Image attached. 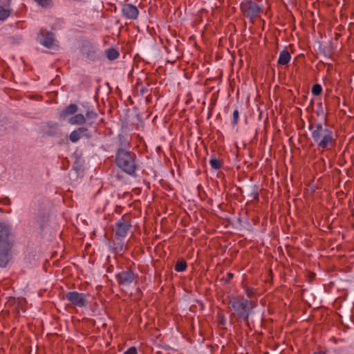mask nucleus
<instances>
[{
  "label": "nucleus",
  "mask_w": 354,
  "mask_h": 354,
  "mask_svg": "<svg viewBox=\"0 0 354 354\" xmlns=\"http://www.w3.org/2000/svg\"><path fill=\"white\" fill-rule=\"evenodd\" d=\"M311 130V136L314 142L319 148L327 149L332 147L334 143L333 131L322 125V123L310 124L309 127Z\"/></svg>",
  "instance_id": "f257e3e1"
},
{
  "label": "nucleus",
  "mask_w": 354,
  "mask_h": 354,
  "mask_svg": "<svg viewBox=\"0 0 354 354\" xmlns=\"http://www.w3.org/2000/svg\"><path fill=\"white\" fill-rule=\"evenodd\" d=\"M115 162L119 168L128 174L133 175L136 170V154L124 149H118Z\"/></svg>",
  "instance_id": "f03ea898"
},
{
  "label": "nucleus",
  "mask_w": 354,
  "mask_h": 354,
  "mask_svg": "<svg viewBox=\"0 0 354 354\" xmlns=\"http://www.w3.org/2000/svg\"><path fill=\"white\" fill-rule=\"evenodd\" d=\"M10 230L8 225L0 223V266L6 267L9 261L8 254L11 250L9 241Z\"/></svg>",
  "instance_id": "7ed1b4c3"
},
{
  "label": "nucleus",
  "mask_w": 354,
  "mask_h": 354,
  "mask_svg": "<svg viewBox=\"0 0 354 354\" xmlns=\"http://www.w3.org/2000/svg\"><path fill=\"white\" fill-rule=\"evenodd\" d=\"M230 304L239 317L247 321L250 310L254 307V302L244 298H235L230 301Z\"/></svg>",
  "instance_id": "20e7f679"
},
{
  "label": "nucleus",
  "mask_w": 354,
  "mask_h": 354,
  "mask_svg": "<svg viewBox=\"0 0 354 354\" xmlns=\"http://www.w3.org/2000/svg\"><path fill=\"white\" fill-rule=\"evenodd\" d=\"M241 10L243 15L250 19L256 18L260 12L259 6L252 1L241 3Z\"/></svg>",
  "instance_id": "39448f33"
},
{
  "label": "nucleus",
  "mask_w": 354,
  "mask_h": 354,
  "mask_svg": "<svg viewBox=\"0 0 354 354\" xmlns=\"http://www.w3.org/2000/svg\"><path fill=\"white\" fill-rule=\"evenodd\" d=\"M115 277L119 286L122 289L129 287L136 279L134 273L129 270L122 271Z\"/></svg>",
  "instance_id": "423d86ee"
},
{
  "label": "nucleus",
  "mask_w": 354,
  "mask_h": 354,
  "mask_svg": "<svg viewBox=\"0 0 354 354\" xmlns=\"http://www.w3.org/2000/svg\"><path fill=\"white\" fill-rule=\"evenodd\" d=\"M65 297L74 306L82 308L86 305V296L85 294L72 291L67 292Z\"/></svg>",
  "instance_id": "0eeeda50"
},
{
  "label": "nucleus",
  "mask_w": 354,
  "mask_h": 354,
  "mask_svg": "<svg viewBox=\"0 0 354 354\" xmlns=\"http://www.w3.org/2000/svg\"><path fill=\"white\" fill-rule=\"evenodd\" d=\"M122 12L123 15L129 19H136L138 15V8L130 3L123 5Z\"/></svg>",
  "instance_id": "6e6552de"
},
{
  "label": "nucleus",
  "mask_w": 354,
  "mask_h": 354,
  "mask_svg": "<svg viewBox=\"0 0 354 354\" xmlns=\"http://www.w3.org/2000/svg\"><path fill=\"white\" fill-rule=\"evenodd\" d=\"M130 227L131 225L128 221H122L118 222L115 227L116 236L119 239L125 237L130 229Z\"/></svg>",
  "instance_id": "1a4fd4ad"
},
{
  "label": "nucleus",
  "mask_w": 354,
  "mask_h": 354,
  "mask_svg": "<svg viewBox=\"0 0 354 354\" xmlns=\"http://www.w3.org/2000/svg\"><path fill=\"white\" fill-rule=\"evenodd\" d=\"M10 0L0 1V20L3 21L10 16Z\"/></svg>",
  "instance_id": "9d476101"
},
{
  "label": "nucleus",
  "mask_w": 354,
  "mask_h": 354,
  "mask_svg": "<svg viewBox=\"0 0 354 354\" xmlns=\"http://www.w3.org/2000/svg\"><path fill=\"white\" fill-rule=\"evenodd\" d=\"M43 38H40V43L46 48H50L54 46V35L52 32H46L42 35Z\"/></svg>",
  "instance_id": "9b49d317"
},
{
  "label": "nucleus",
  "mask_w": 354,
  "mask_h": 354,
  "mask_svg": "<svg viewBox=\"0 0 354 354\" xmlns=\"http://www.w3.org/2000/svg\"><path fill=\"white\" fill-rule=\"evenodd\" d=\"M77 111V105L74 104H71L68 106H66L61 113H60V118L65 120L68 115H71L75 113Z\"/></svg>",
  "instance_id": "f8f14e48"
},
{
  "label": "nucleus",
  "mask_w": 354,
  "mask_h": 354,
  "mask_svg": "<svg viewBox=\"0 0 354 354\" xmlns=\"http://www.w3.org/2000/svg\"><path fill=\"white\" fill-rule=\"evenodd\" d=\"M291 56L286 50H283L280 53L278 59V64L280 65L287 64L290 60Z\"/></svg>",
  "instance_id": "ddd939ff"
},
{
  "label": "nucleus",
  "mask_w": 354,
  "mask_h": 354,
  "mask_svg": "<svg viewBox=\"0 0 354 354\" xmlns=\"http://www.w3.org/2000/svg\"><path fill=\"white\" fill-rule=\"evenodd\" d=\"M68 122L71 124L80 125L86 122V118L84 115H83L82 114H77L75 115L74 116H72L69 119Z\"/></svg>",
  "instance_id": "4468645a"
},
{
  "label": "nucleus",
  "mask_w": 354,
  "mask_h": 354,
  "mask_svg": "<svg viewBox=\"0 0 354 354\" xmlns=\"http://www.w3.org/2000/svg\"><path fill=\"white\" fill-rule=\"evenodd\" d=\"M105 54L109 60H114L119 56V53L114 48H109L106 50Z\"/></svg>",
  "instance_id": "2eb2a0df"
},
{
  "label": "nucleus",
  "mask_w": 354,
  "mask_h": 354,
  "mask_svg": "<svg viewBox=\"0 0 354 354\" xmlns=\"http://www.w3.org/2000/svg\"><path fill=\"white\" fill-rule=\"evenodd\" d=\"M97 114L93 111H87L86 113V121L88 122V124L91 125L97 118Z\"/></svg>",
  "instance_id": "dca6fc26"
},
{
  "label": "nucleus",
  "mask_w": 354,
  "mask_h": 354,
  "mask_svg": "<svg viewBox=\"0 0 354 354\" xmlns=\"http://www.w3.org/2000/svg\"><path fill=\"white\" fill-rule=\"evenodd\" d=\"M81 137H82V136L77 131V129L73 131L69 136L70 140L72 142H77Z\"/></svg>",
  "instance_id": "f3484780"
},
{
  "label": "nucleus",
  "mask_w": 354,
  "mask_h": 354,
  "mask_svg": "<svg viewBox=\"0 0 354 354\" xmlns=\"http://www.w3.org/2000/svg\"><path fill=\"white\" fill-rule=\"evenodd\" d=\"M187 268V263L184 261H177L175 266V270L177 272H183Z\"/></svg>",
  "instance_id": "a211bd4d"
},
{
  "label": "nucleus",
  "mask_w": 354,
  "mask_h": 354,
  "mask_svg": "<svg viewBox=\"0 0 354 354\" xmlns=\"http://www.w3.org/2000/svg\"><path fill=\"white\" fill-rule=\"evenodd\" d=\"M209 164L211 167L214 169H220L221 166V163L218 159L216 158H212L209 160Z\"/></svg>",
  "instance_id": "6ab92c4d"
},
{
  "label": "nucleus",
  "mask_w": 354,
  "mask_h": 354,
  "mask_svg": "<svg viewBox=\"0 0 354 354\" xmlns=\"http://www.w3.org/2000/svg\"><path fill=\"white\" fill-rule=\"evenodd\" d=\"M322 92V86L319 84H315L312 88V93L314 95H318Z\"/></svg>",
  "instance_id": "aec40b11"
},
{
  "label": "nucleus",
  "mask_w": 354,
  "mask_h": 354,
  "mask_svg": "<svg viewBox=\"0 0 354 354\" xmlns=\"http://www.w3.org/2000/svg\"><path fill=\"white\" fill-rule=\"evenodd\" d=\"M77 131L82 136H86V138L91 137V135L88 133L87 129L85 127H80L77 129Z\"/></svg>",
  "instance_id": "412c9836"
},
{
  "label": "nucleus",
  "mask_w": 354,
  "mask_h": 354,
  "mask_svg": "<svg viewBox=\"0 0 354 354\" xmlns=\"http://www.w3.org/2000/svg\"><path fill=\"white\" fill-rule=\"evenodd\" d=\"M239 111L236 109L234 110L233 112V115H232V117H233L232 124L234 125L237 124L238 120H239Z\"/></svg>",
  "instance_id": "4be33fe9"
},
{
  "label": "nucleus",
  "mask_w": 354,
  "mask_h": 354,
  "mask_svg": "<svg viewBox=\"0 0 354 354\" xmlns=\"http://www.w3.org/2000/svg\"><path fill=\"white\" fill-rule=\"evenodd\" d=\"M124 354H138V353L135 347H131Z\"/></svg>",
  "instance_id": "5701e85b"
},
{
  "label": "nucleus",
  "mask_w": 354,
  "mask_h": 354,
  "mask_svg": "<svg viewBox=\"0 0 354 354\" xmlns=\"http://www.w3.org/2000/svg\"><path fill=\"white\" fill-rule=\"evenodd\" d=\"M115 249L118 250V252L123 251L124 247L123 245H120L118 247L115 248Z\"/></svg>",
  "instance_id": "b1692460"
},
{
  "label": "nucleus",
  "mask_w": 354,
  "mask_h": 354,
  "mask_svg": "<svg viewBox=\"0 0 354 354\" xmlns=\"http://www.w3.org/2000/svg\"><path fill=\"white\" fill-rule=\"evenodd\" d=\"M313 354H324V353H323L322 352H317V353H314Z\"/></svg>",
  "instance_id": "393cba45"
}]
</instances>
